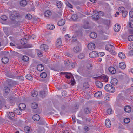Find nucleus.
I'll return each instance as SVG.
<instances>
[{"label": "nucleus", "instance_id": "6e6d98bb", "mask_svg": "<svg viewBox=\"0 0 133 133\" xmlns=\"http://www.w3.org/2000/svg\"><path fill=\"white\" fill-rule=\"evenodd\" d=\"M122 13V16L123 17L125 18L126 16L127 15L128 12L127 11L125 10Z\"/></svg>", "mask_w": 133, "mask_h": 133}, {"label": "nucleus", "instance_id": "2f4dec72", "mask_svg": "<svg viewBox=\"0 0 133 133\" xmlns=\"http://www.w3.org/2000/svg\"><path fill=\"white\" fill-rule=\"evenodd\" d=\"M47 28L49 30H53L55 28L54 25L52 24H50L48 25Z\"/></svg>", "mask_w": 133, "mask_h": 133}, {"label": "nucleus", "instance_id": "20e7f679", "mask_svg": "<svg viewBox=\"0 0 133 133\" xmlns=\"http://www.w3.org/2000/svg\"><path fill=\"white\" fill-rule=\"evenodd\" d=\"M41 51H46L48 48V46L46 44H43L41 45L40 47Z\"/></svg>", "mask_w": 133, "mask_h": 133}, {"label": "nucleus", "instance_id": "c03bdc74", "mask_svg": "<svg viewBox=\"0 0 133 133\" xmlns=\"http://www.w3.org/2000/svg\"><path fill=\"white\" fill-rule=\"evenodd\" d=\"M22 59L24 61L26 62L29 60V58L28 57L26 56H24L22 57Z\"/></svg>", "mask_w": 133, "mask_h": 133}, {"label": "nucleus", "instance_id": "5fc2aeb1", "mask_svg": "<svg viewBox=\"0 0 133 133\" xmlns=\"http://www.w3.org/2000/svg\"><path fill=\"white\" fill-rule=\"evenodd\" d=\"M64 64L66 66H68L70 64V62L69 60H66L64 61Z\"/></svg>", "mask_w": 133, "mask_h": 133}, {"label": "nucleus", "instance_id": "473e14b6", "mask_svg": "<svg viewBox=\"0 0 133 133\" xmlns=\"http://www.w3.org/2000/svg\"><path fill=\"white\" fill-rule=\"evenodd\" d=\"M4 91L6 93H9L10 91V88L8 86L5 87L4 88Z\"/></svg>", "mask_w": 133, "mask_h": 133}, {"label": "nucleus", "instance_id": "6e6552de", "mask_svg": "<svg viewBox=\"0 0 133 133\" xmlns=\"http://www.w3.org/2000/svg\"><path fill=\"white\" fill-rule=\"evenodd\" d=\"M82 27L83 28L85 29L90 28V26L89 25L88 22L87 21H84V25L82 26Z\"/></svg>", "mask_w": 133, "mask_h": 133}, {"label": "nucleus", "instance_id": "e433bc0d", "mask_svg": "<svg viewBox=\"0 0 133 133\" xmlns=\"http://www.w3.org/2000/svg\"><path fill=\"white\" fill-rule=\"evenodd\" d=\"M24 130L25 132L26 133L30 132V128L28 126H25L24 127Z\"/></svg>", "mask_w": 133, "mask_h": 133}, {"label": "nucleus", "instance_id": "79ce46f5", "mask_svg": "<svg viewBox=\"0 0 133 133\" xmlns=\"http://www.w3.org/2000/svg\"><path fill=\"white\" fill-rule=\"evenodd\" d=\"M47 76L46 73L45 72L42 73L40 74V77L42 78H45Z\"/></svg>", "mask_w": 133, "mask_h": 133}, {"label": "nucleus", "instance_id": "72a5a7b5", "mask_svg": "<svg viewBox=\"0 0 133 133\" xmlns=\"http://www.w3.org/2000/svg\"><path fill=\"white\" fill-rule=\"evenodd\" d=\"M78 116L82 118L83 119L85 118V116L84 114L82 111L80 112L78 114Z\"/></svg>", "mask_w": 133, "mask_h": 133}, {"label": "nucleus", "instance_id": "37998d69", "mask_svg": "<svg viewBox=\"0 0 133 133\" xmlns=\"http://www.w3.org/2000/svg\"><path fill=\"white\" fill-rule=\"evenodd\" d=\"M26 79L29 80H31L33 79L32 76L30 74H27L26 76Z\"/></svg>", "mask_w": 133, "mask_h": 133}, {"label": "nucleus", "instance_id": "2eb2a0df", "mask_svg": "<svg viewBox=\"0 0 133 133\" xmlns=\"http://www.w3.org/2000/svg\"><path fill=\"white\" fill-rule=\"evenodd\" d=\"M52 15V13L50 10H48L46 11L44 13L45 16L49 17L51 16Z\"/></svg>", "mask_w": 133, "mask_h": 133}, {"label": "nucleus", "instance_id": "423d86ee", "mask_svg": "<svg viewBox=\"0 0 133 133\" xmlns=\"http://www.w3.org/2000/svg\"><path fill=\"white\" fill-rule=\"evenodd\" d=\"M89 56L91 58H95L97 56V52L96 51H93L89 54Z\"/></svg>", "mask_w": 133, "mask_h": 133}, {"label": "nucleus", "instance_id": "9d476101", "mask_svg": "<svg viewBox=\"0 0 133 133\" xmlns=\"http://www.w3.org/2000/svg\"><path fill=\"white\" fill-rule=\"evenodd\" d=\"M62 42L61 39L60 38H58L56 42V45L57 47H58L61 45Z\"/></svg>", "mask_w": 133, "mask_h": 133}, {"label": "nucleus", "instance_id": "a211bd4d", "mask_svg": "<svg viewBox=\"0 0 133 133\" xmlns=\"http://www.w3.org/2000/svg\"><path fill=\"white\" fill-rule=\"evenodd\" d=\"M20 5L21 6L24 7L27 4V2L26 0H22L20 3Z\"/></svg>", "mask_w": 133, "mask_h": 133}, {"label": "nucleus", "instance_id": "680f3d73", "mask_svg": "<svg viewBox=\"0 0 133 133\" xmlns=\"http://www.w3.org/2000/svg\"><path fill=\"white\" fill-rule=\"evenodd\" d=\"M2 102V105H5V107H6V101L5 100H2L1 101Z\"/></svg>", "mask_w": 133, "mask_h": 133}, {"label": "nucleus", "instance_id": "c756f323", "mask_svg": "<svg viewBox=\"0 0 133 133\" xmlns=\"http://www.w3.org/2000/svg\"><path fill=\"white\" fill-rule=\"evenodd\" d=\"M10 18L12 20V21L11 22V24H12L13 23H16V21L15 20V17L14 15L12 14L10 16Z\"/></svg>", "mask_w": 133, "mask_h": 133}, {"label": "nucleus", "instance_id": "338daca9", "mask_svg": "<svg viewBox=\"0 0 133 133\" xmlns=\"http://www.w3.org/2000/svg\"><path fill=\"white\" fill-rule=\"evenodd\" d=\"M104 100L106 101H108L109 100L110 98L108 96H106L104 97Z\"/></svg>", "mask_w": 133, "mask_h": 133}, {"label": "nucleus", "instance_id": "4468645a", "mask_svg": "<svg viewBox=\"0 0 133 133\" xmlns=\"http://www.w3.org/2000/svg\"><path fill=\"white\" fill-rule=\"evenodd\" d=\"M34 121H37L39 120L40 118V116L38 114L34 115L32 117Z\"/></svg>", "mask_w": 133, "mask_h": 133}, {"label": "nucleus", "instance_id": "7c9ffc66", "mask_svg": "<svg viewBox=\"0 0 133 133\" xmlns=\"http://www.w3.org/2000/svg\"><path fill=\"white\" fill-rule=\"evenodd\" d=\"M63 5V4L61 1H57L56 3V5L58 8H61Z\"/></svg>", "mask_w": 133, "mask_h": 133}, {"label": "nucleus", "instance_id": "a19ab883", "mask_svg": "<svg viewBox=\"0 0 133 133\" xmlns=\"http://www.w3.org/2000/svg\"><path fill=\"white\" fill-rule=\"evenodd\" d=\"M63 73L66 75L65 77L68 79H70V76L72 75V74L71 73L64 72Z\"/></svg>", "mask_w": 133, "mask_h": 133}, {"label": "nucleus", "instance_id": "09e8293b", "mask_svg": "<svg viewBox=\"0 0 133 133\" xmlns=\"http://www.w3.org/2000/svg\"><path fill=\"white\" fill-rule=\"evenodd\" d=\"M71 18L74 21L76 20L78 18V17L77 15L76 14L72 15L71 16Z\"/></svg>", "mask_w": 133, "mask_h": 133}, {"label": "nucleus", "instance_id": "5701e85b", "mask_svg": "<svg viewBox=\"0 0 133 133\" xmlns=\"http://www.w3.org/2000/svg\"><path fill=\"white\" fill-rule=\"evenodd\" d=\"M15 114L13 112H10L9 114V118L11 120H12L14 119Z\"/></svg>", "mask_w": 133, "mask_h": 133}, {"label": "nucleus", "instance_id": "c9c22d12", "mask_svg": "<svg viewBox=\"0 0 133 133\" xmlns=\"http://www.w3.org/2000/svg\"><path fill=\"white\" fill-rule=\"evenodd\" d=\"M118 56L119 57L122 59H124L126 57L125 55L122 52L119 53Z\"/></svg>", "mask_w": 133, "mask_h": 133}, {"label": "nucleus", "instance_id": "9b49d317", "mask_svg": "<svg viewBox=\"0 0 133 133\" xmlns=\"http://www.w3.org/2000/svg\"><path fill=\"white\" fill-rule=\"evenodd\" d=\"M105 123L107 127L109 128L111 125V122L109 119H107L106 120Z\"/></svg>", "mask_w": 133, "mask_h": 133}, {"label": "nucleus", "instance_id": "39448f33", "mask_svg": "<svg viewBox=\"0 0 133 133\" xmlns=\"http://www.w3.org/2000/svg\"><path fill=\"white\" fill-rule=\"evenodd\" d=\"M13 112L16 114L21 115L22 113V111L21 110L18 108H15L13 110Z\"/></svg>", "mask_w": 133, "mask_h": 133}, {"label": "nucleus", "instance_id": "c85d7f7f", "mask_svg": "<svg viewBox=\"0 0 133 133\" xmlns=\"http://www.w3.org/2000/svg\"><path fill=\"white\" fill-rule=\"evenodd\" d=\"M46 95L47 94L45 93L44 91H41L40 92V96L43 98L45 97Z\"/></svg>", "mask_w": 133, "mask_h": 133}, {"label": "nucleus", "instance_id": "052dcab7", "mask_svg": "<svg viewBox=\"0 0 133 133\" xmlns=\"http://www.w3.org/2000/svg\"><path fill=\"white\" fill-rule=\"evenodd\" d=\"M105 54L104 52H100L98 53H97V56L99 57H101L103 56Z\"/></svg>", "mask_w": 133, "mask_h": 133}, {"label": "nucleus", "instance_id": "4c0bfd02", "mask_svg": "<svg viewBox=\"0 0 133 133\" xmlns=\"http://www.w3.org/2000/svg\"><path fill=\"white\" fill-rule=\"evenodd\" d=\"M31 106L32 108L36 109L38 107V105L36 103H34L31 104Z\"/></svg>", "mask_w": 133, "mask_h": 133}, {"label": "nucleus", "instance_id": "dca6fc26", "mask_svg": "<svg viewBox=\"0 0 133 133\" xmlns=\"http://www.w3.org/2000/svg\"><path fill=\"white\" fill-rule=\"evenodd\" d=\"M37 69L39 71H42L44 69L43 66L41 64L38 65L37 66Z\"/></svg>", "mask_w": 133, "mask_h": 133}, {"label": "nucleus", "instance_id": "ea45409f", "mask_svg": "<svg viewBox=\"0 0 133 133\" xmlns=\"http://www.w3.org/2000/svg\"><path fill=\"white\" fill-rule=\"evenodd\" d=\"M102 78L103 79L104 82H106L108 81V77L107 75H104L102 76Z\"/></svg>", "mask_w": 133, "mask_h": 133}, {"label": "nucleus", "instance_id": "de8ad7c7", "mask_svg": "<svg viewBox=\"0 0 133 133\" xmlns=\"http://www.w3.org/2000/svg\"><path fill=\"white\" fill-rule=\"evenodd\" d=\"M83 87L84 89H86L87 88H89V85L88 82H85L83 84Z\"/></svg>", "mask_w": 133, "mask_h": 133}, {"label": "nucleus", "instance_id": "603ef678", "mask_svg": "<svg viewBox=\"0 0 133 133\" xmlns=\"http://www.w3.org/2000/svg\"><path fill=\"white\" fill-rule=\"evenodd\" d=\"M1 19L3 21H6L7 19V16L5 15H3L1 17Z\"/></svg>", "mask_w": 133, "mask_h": 133}, {"label": "nucleus", "instance_id": "864d4df0", "mask_svg": "<svg viewBox=\"0 0 133 133\" xmlns=\"http://www.w3.org/2000/svg\"><path fill=\"white\" fill-rule=\"evenodd\" d=\"M128 39L129 41H133V35H131L129 36L128 37Z\"/></svg>", "mask_w": 133, "mask_h": 133}, {"label": "nucleus", "instance_id": "b1692460", "mask_svg": "<svg viewBox=\"0 0 133 133\" xmlns=\"http://www.w3.org/2000/svg\"><path fill=\"white\" fill-rule=\"evenodd\" d=\"M65 23V22L64 20L63 19H62L58 22L57 25L59 26H62Z\"/></svg>", "mask_w": 133, "mask_h": 133}, {"label": "nucleus", "instance_id": "f3484780", "mask_svg": "<svg viewBox=\"0 0 133 133\" xmlns=\"http://www.w3.org/2000/svg\"><path fill=\"white\" fill-rule=\"evenodd\" d=\"M96 85L99 88H102L103 86L102 83L99 81H97L95 82Z\"/></svg>", "mask_w": 133, "mask_h": 133}, {"label": "nucleus", "instance_id": "412c9836", "mask_svg": "<svg viewBox=\"0 0 133 133\" xmlns=\"http://www.w3.org/2000/svg\"><path fill=\"white\" fill-rule=\"evenodd\" d=\"M2 61L3 63L5 64L8 62L9 59L7 57H4L2 58Z\"/></svg>", "mask_w": 133, "mask_h": 133}, {"label": "nucleus", "instance_id": "6ab92c4d", "mask_svg": "<svg viewBox=\"0 0 133 133\" xmlns=\"http://www.w3.org/2000/svg\"><path fill=\"white\" fill-rule=\"evenodd\" d=\"M124 110L125 112L129 113L131 110V108L130 106H126L124 108Z\"/></svg>", "mask_w": 133, "mask_h": 133}, {"label": "nucleus", "instance_id": "3c124183", "mask_svg": "<svg viewBox=\"0 0 133 133\" xmlns=\"http://www.w3.org/2000/svg\"><path fill=\"white\" fill-rule=\"evenodd\" d=\"M70 36L69 34H67L65 36V40L66 42L70 39Z\"/></svg>", "mask_w": 133, "mask_h": 133}, {"label": "nucleus", "instance_id": "7ed1b4c3", "mask_svg": "<svg viewBox=\"0 0 133 133\" xmlns=\"http://www.w3.org/2000/svg\"><path fill=\"white\" fill-rule=\"evenodd\" d=\"M88 47L89 50H93L95 48V45L94 43H90L88 44Z\"/></svg>", "mask_w": 133, "mask_h": 133}, {"label": "nucleus", "instance_id": "393cba45", "mask_svg": "<svg viewBox=\"0 0 133 133\" xmlns=\"http://www.w3.org/2000/svg\"><path fill=\"white\" fill-rule=\"evenodd\" d=\"M119 66L121 69H123L125 68L126 65L124 63L121 62L119 63Z\"/></svg>", "mask_w": 133, "mask_h": 133}, {"label": "nucleus", "instance_id": "69168bd1", "mask_svg": "<svg viewBox=\"0 0 133 133\" xmlns=\"http://www.w3.org/2000/svg\"><path fill=\"white\" fill-rule=\"evenodd\" d=\"M66 4H67V6L71 8L72 9L73 8V6L71 5V4H70L69 2H67L66 3Z\"/></svg>", "mask_w": 133, "mask_h": 133}, {"label": "nucleus", "instance_id": "cd10ccee", "mask_svg": "<svg viewBox=\"0 0 133 133\" xmlns=\"http://www.w3.org/2000/svg\"><path fill=\"white\" fill-rule=\"evenodd\" d=\"M102 95V92L99 91L97 92L94 94V96L95 97H99Z\"/></svg>", "mask_w": 133, "mask_h": 133}, {"label": "nucleus", "instance_id": "1a4fd4ad", "mask_svg": "<svg viewBox=\"0 0 133 133\" xmlns=\"http://www.w3.org/2000/svg\"><path fill=\"white\" fill-rule=\"evenodd\" d=\"M115 48L114 46L111 45H107L105 46V48L106 50L110 51L111 49H113Z\"/></svg>", "mask_w": 133, "mask_h": 133}, {"label": "nucleus", "instance_id": "0e129e2a", "mask_svg": "<svg viewBox=\"0 0 133 133\" xmlns=\"http://www.w3.org/2000/svg\"><path fill=\"white\" fill-rule=\"evenodd\" d=\"M84 57V54L81 53L78 56V57L79 59H82Z\"/></svg>", "mask_w": 133, "mask_h": 133}, {"label": "nucleus", "instance_id": "a18cd8bd", "mask_svg": "<svg viewBox=\"0 0 133 133\" xmlns=\"http://www.w3.org/2000/svg\"><path fill=\"white\" fill-rule=\"evenodd\" d=\"M25 18L27 19H30L32 18V16L30 14H28L26 15Z\"/></svg>", "mask_w": 133, "mask_h": 133}, {"label": "nucleus", "instance_id": "49530a36", "mask_svg": "<svg viewBox=\"0 0 133 133\" xmlns=\"http://www.w3.org/2000/svg\"><path fill=\"white\" fill-rule=\"evenodd\" d=\"M118 10L120 13H122L125 10L124 8L123 7H120L118 9Z\"/></svg>", "mask_w": 133, "mask_h": 133}, {"label": "nucleus", "instance_id": "ddd939ff", "mask_svg": "<svg viewBox=\"0 0 133 133\" xmlns=\"http://www.w3.org/2000/svg\"><path fill=\"white\" fill-rule=\"evenodd\" d=\"M118 82V80L116 78H114L111 79L110 83L112 85H115L117 84Z\"/></svg>", "mask_w": 133, "mask_h": 133}, {"label": "nucleus", "instance_id": "f704fd0d", "mask_svg": "<svg viewBox=\"0 0 133 133\" xmlns=\"http://www.w3.org/2000/svg\"><path fill=\"white\" fill-rule=\"evenodd\" d=\"M80 50L79 47L78 46L74 47L73 49L74 52L76 53L79 52Z\"/></svg>", "mask_w": 133, "mask_h": 133}, {"label": "nucleus", "instance_id": "774afa93", "mask_svg": "<svg viewBox=\"0 0 133 133\" xmlns=\"http://www.w3.org/2000/svg\"><path fill=\"white\" fill-rule=\"evenodd\" d=\"M129 25L131 28H133V21H131L130 22Z\"/></svg>", "mask_w": 133, "mask_h": 133}, {"label": "nucleus", "instance_id": "f8f14e48", "mask_svg": "<svg viewBox=\"0 0 133 133\" xmlns=\"http://www.w3.org/2000/svg\"><path fill=\"white\" fill-rule=\"evenodd\" d=\"M114 31L116 32H117L120 29V26L119 24H116L114 26Z\"/></svg>", "mask_w": 133, "mask_h": 133}, {"label": "nucleus", "instance_id": "4be33fe9", "mask_svg": "<svg viewBox=\"0 0 133 133\" xmlns=\"http://www.w3.org/2000/svg\"><path fill=\"white\" fill-rule=\"evenodd\" d=\"M41 50H39L38 49H37L36 50V52L37 53V55L39 57H41L43 55L42 54L43 51Z\"/></svg>", "mask_w": 133, "mask_h": 133}, {"label": "nucleus", "instance_id": "bf43d9fd", "mask_svg": "<svg viewBox=\"0 0 133 133\" xmlns=\"http://www.w3.org/2000/svg\"><path fill=\"white\" fill-rule=\"evenodd\" d=\"M130 119L128 118H125L124 120V123L126 124L128 123L129 122H130Z\"/></svg>", "mask_w": 133, "mask_h": 133}, {"label": "nucleus", "instance_id": "a878e982", "mask_svg": "<svg viewBox=\"0 0 133 133\" xmlns=\"http://www.w3.org/2000/svg\"><path fill=\"white\" fill-rule=\"evenodd\" d=\"M91 110L88 108H86L84 110V113L86 114H88L91 113Z\"/></svg>", "mask_w": 133, "mask_h": 133}, {"label": "nucleus", "instance_id": "8fccbe9b", "mask_svg": "<svg viewBox=\"0 0 133 133\" xmlns=\"http://www.w3.org/2000/svg\"><path fill=\"white\" fill-rule=\"evenodd\" d=\"M92 17L93 19H95L96 20H97L99 18V16L96 15H93L92 16Z\"/></svg>", "mask_w": 133, "mask_h": 133}, {"label": "nucleus", "instance_id": "13d9d810", "mask_svg": "<svg viewBox=\"0 0 133 133\" xmlns=\"http://www.w3.org/2000/svg\"><path fill=\"white\" fill-rule=\"evenodd\" d=\"M128 48L129 49H133V43H131L128 45Z\"/></svg>", "mask_w": 133, "mask_h": 133}, {"label": "nucleus", "instance_id": "aec40b11", "mask_svg": "<svg viewBox=\"0 0 133 133\" xmlns=\"http://www.w3.org/2000/svg\"><path fill=\"white\" fill-rule=\"evenodd\" d=\"M26 105L23 103H20L19 105V109L22 110H23L26 108Z\"/></svg>", "mask_w": 133, "mask_h": 133}, {"label": "nucleus", "instance_id": "58836bf2", "mask_svg": "<svg viewBox=\"0 0 133 133\" xmlns=\"http://www.w3.org/2000/svg\"><path fill=\"white\" fill-rule=\"evenodd\" d=\"M31 95L33 97H36L38 95V92L37 91H33L31 92Z\"/></svg>", "mask_w": 133, "mask_h": 133}, {"label": "nucleus", "instance_id": "e2e57ef3", "mask_svg": "<svg viewBox=\"0 0 133 133\" xmlns=\"http://www.w3.org/2000/svg\"><path fill=\"white\" fill-rule=\"evenodd\" d=\"M62 16V14L61 13H58L57 14H55V16L56 17L60 18Z\"/></svg>", "mask_w": 133, "mask_h": 133}, {"label": "nucleus", "instance_id": "f03ea898", "mask_svg": "<svg viewBox=\"0 0 133 133\" xmlns=\"http://www.w3.org/2000/svg\"><path fill=\"white\" fill-rule=\"evenodd\" d=\"M105 89L108 92L113 93L115 91V88L110 84H107L105 87Z\"/></svg>", "mask_w": 133, "mask_h": 133}, {"label": "nucleus", "instance_id": "bb28decb", "mask_svg": "<svg viewBox=\"0 0 133 133\" xmlns=\"http://www.w3.org/2000/svg\"><path fill=\"white\" fill-rule=\"evenodd\" d=\"M90 36L91 38L94 39L97 37V34L94 32H91L90 34Z\"/></svg>", "mask_w": 133, "mask_h": 133}, {"label": "nucleus", "instance_id": "4d7b16f0", "mask_svg": "<svg viewBox=\"0 0 133 133\" xmlns=\"http://www.w3.org/2000/svg\"><path fill=\"white\" fill-rule=\"evenodd\" d=\"M77 66V63L76 62H73L71 65V67L72 68H74Z\"/></svg>", "mask_w": 133, "mask_h": 133}, {"label": "nucleus", "instance_id": "f257e3e1", "mask_svg": "<svg viewBox=\"0 0 133 133\" xmlns=\"http://www.w3.org/2000/svg\"><path fill=\"white\" fill-rule=\"evenodd\" d=\"M92 66L91 64H87L84 69L83 70L84 73H87L86 74H84L83 76L88 77H90V76L89 74L90 73V71L92 70Z\"/></svg>", "mask_w": 133, "mask_h": 133}, {"label": "nucleus", "instance_id": "0eeeda50", "mask_svg": "<svg viewBox=\"0 0 133 133\" xmlns=\"http://www.w3.org/2000/svg\"><path fill=\"white\" fill-rule=\"evenodd\" d=\"M108 70L112 74H114L116 72L115 69L112 66L109 67Z\"/></svg>", "mask_w": 133, "mask_h": 133}]
</instances>
